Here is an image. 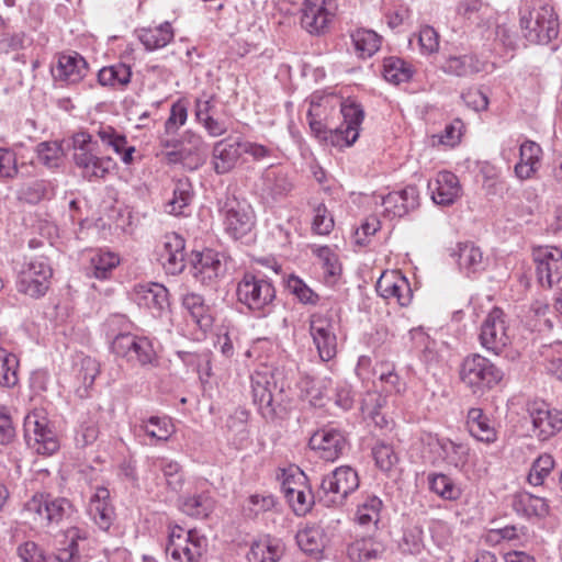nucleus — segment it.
Listing matches in <instances>:
<instances>
[{
  "label": "nucleus",
  "instance_id": "obj_45",
  "mask_svg": "<svg viewBox=\"0 0 562 562\" xmlns=\"http://www.w3.org/2000/svg\"><path fill=\"white\" fill-rule=\"evenodd\" d=\"M383 503L376 496H368L357 507L355 521L363 528H376Z\"/></svg>",
  "mask_w": 562,
  "mask_h": 562
},
{
  "label": "nucleus",
  "instance_id": "obj_44",
  "mask_svg": "<svg viewBox=\"0 0 562 562\" xmlns=\"http://www.w3.org/2000/svg\"><path fill=\"white\" fill-rule=\"evenodd\" d=\"M458 265L467 276L482 271L484 260L481 249L472 243L459 244Z\"/></svg>",
  "mask_w": 562,
  "mask_h": 562
},
{
  "label": "nucleus",
  "instance_id": "obj_57",
  "mask_svg": "<svg viewBox=\"0 0 562 562\" xmlns=\"http://www.w3.org/2000/svg\"><path fill=\"white\" fill-rule=\"evenodd\" d=\"M214 108H198L196 117L211 136H221L229 127V120L217 116L212 112Z\"/></svg>",
  "mask_w": 562,
  "mask_h": 562
},
{
  "label": "nucleus",
  "instance_id": "obj_12",
  "mask_svg": "<svg viewBox=\"0 0 562 562\" xmlns=\"http://www.w3.org/2000/svg\"><path fill=\"white\" fill-rule=\"evenodd\" d=\"M513 337L509 319L501 308L494 307L481 325L479 338L482 347L498 355L510 345Z\"/></svg>",
  "mask_w": 562,
  "mask_h": 562
},
{
  "label": "nucleus",
  "instance_id": "obj_62",
  "mask_svg": "<svg viewBox=\"0 0 562 562\" xmlns=\"http://www.w3.org/2000/svg\"><path fill=\"white\" fill-rule=\"evenodd\" d=\"M288 289L303 304L314 305L318 302V294L296 276L288 279Z\"/></svg>",
  "mask_w": 562,
  "mask_h": 562
},
{
  "label": "nucleus",
  "instance_id": "obj_30",
  "mask_svg": "<svg viewBox=\"0 0 562 562\" xmlns=\"http://www.w3.org/2000/svg\"><path fill=\"white\" fill-rule=\"evenodd\" d=\"M87 70V61L78 53L60 54L57 65L52 69V75L56 81L70 85L79 82Z\"/></svg>",
  "mask_w": 562,
  "mask_h": 562
},
{
  "label": "nucleus",
  "instance_id": "obj_64",
  "mask_svg": "<svg viewBox=\"0 0 562 562\" xmlns=\"http://www.w3.org/2000/svg\"><path fill=\"white\" fill-rule=\"evenodd\" d=\"M276 506V498L272 494H254L244 507L248 516H258L262 513L273 509Z\"/></svg>",
  "mask_w": 562,
  "mask_h": 562
},
{
  "label": "nucleus",
  "instance_id": "obj_23",
  "mask_svg": "<svg viewBox=\"0 0 562 562\" xmlns=\"http://www.w3.org/2000/svg\"><path fill=\"white\" fill-rule=\"evenodd\" d=\"M535 431L540 440H547L562 429V415L544 402H535L529 408Z\"/></svg>",
  "mask_w": 562,
  "mask_h": 562
},
{
  "label": "nucleus",
  "instance_id": "obj_39",
  "mask_svg": "<svg viewBox=\"0 0 562 562\" xmlns=\"http://www.w3.org/2000/svg\"><path fill=\"white\" fill-rule=\"evenodd\" d=\"M513 509L526 517H546L549 514V505L542 497L522 492L514 496Z\"/></svg>",
  "mask_w": 562,
  "mask_h": 562
},
{
  "label": "nucleus",
  "instance_id": "obj_14",
  "mask_svg": "<svg viewBox=\"0 0 562 562\" xmlns=\"http://www.w3.org/2000/svg\"><path fill=\"white\" fill-rule=\"evenodd\" d=\"M532 260L539 284L552 289L562 280V249L553 246L532 248Z\"/></svg>",
  "mask_w": 562,
  "mask_h": 562
},
{
  "label": "nucleus",
  "instance_id": "obj_35",
  "mask_svg": "<svg viewBox=\"0 0 562 562\" xmlns=\"http://www.w3.org/2000/svg\"><path fill=\"white\" fill-rule=\"evenodd\" d=\"M282 492L293 512L299 516L305 515L314 503L312 491L303 483L295 482L291 477L283 481Z\"/></svg>",
  "mask_w": 562,
  "mask_h": 562
},
{
  "label": "nucleus",
  "instance_id": "obj_55",
  "mask_svg": "<svg viewBox=\"0 0 562 562\" xmlns=\"http://www.w3.org/2000/svg\"><path fill=\"white\" fill-rule=\"evenodd\" d=\"M312 254L317 258L326 277H336L340 273L341 267L337 254L329 246L310 245Z\"/></svg>",
  "mask_w": 562,
  "mask_h": 562
},
{
  "label": "nucleus",
  "instance_id": "obj_40",
  "mask_svg": "<svg viewBox=\"0 0 562 562\" xmlns=\"http://www.w3.org/2000/svg\"><path fill=\"white\" fill-rule=\"evenodd\" d=\"M119 263L120 258L117 254L99 249L90 257L88 274L99 280H105L110 278Z\"/></svg>",
  "mask_w": 562,
  "mask_h": 562
},
{
  "label": "nucleus",
  "instance_id": "obj_10",
  "mask_svg": "<svg viewBox=\"0 0 562 562\" xmlns=\"http://www.w3.org/2000/svg\"><path fill=\"white\" fill-rule=\"evenodd\" d=\"M111 349L115 356L133 366L156 367L158 364L153 341L145 336L120 333L113 338Z\"/></svg>",
  "mask_w": 562,
  "mask_h": 562
},
{
  "label": "nucleus",
  "instance_id": "obj_4",
  "mask_svg": "<svg viewBox=\"0 0 562 562\" xmlns=\"http://www.w3.org/2000/svg\"><path fill=\"white\" fill-rule=\"evenodd\" d=\"M74 513L75 507L69 499L43 493L35 494L23 507L24 516L40 526L59 525Z\"/></svg>",
  "mask_w": 562,
  "mask_h": 562
},
{
  "label": "nucleus",
  "instance_id": "obj_58",
  "mask_svg": "<svg viewBox=\"0 0 562 562\" xmlns=\"http://www.w3.org/2000/svg\"><path fill=\"white\" fill-rule=\"evenodd\" d=\"M540 353L547 372L562 380V342L543 346Z\"/></svg>",
  "mask_w": 562,
  "mask_h": 562
},
{
  "label": "nucleus",
  "instance_id": "obj_52",
  "mask_svg": "<svg viewBox=\"0 0 562 562\" xmlns=\"http://www.w3.org/2000/svg\"><path fill=\"white\" fill-rule=\"evenodd\" d=\"M412 68L405 60L398 57H387L383 60L382 75L391 83L400 85L412 77Z\"/></svg>",
  "mask_w": 562,
  "mask_h": 562
},
{
  "label": "nucleus",
  "instance_id": "obj_43",
  "mask_svg": "<svg viewBox=\"0 0 562 562\" xmlns=\"http://www.w3.org/2000/svg\"><path fill=\"white\" fill-rule=\"evenodd\" d=\"M150 467L159 469L165 477L167 486L173 491L179 492L184 484V476L180 464L177 461L157 457L149 460Z\"/></svg>",
  "mask_w": 562,
  "mask_h": 562
},
{
  "label": "nucleus",
  "instance_id": "obj_38",
  "mask_svg": "<svg viewBox=\"0 0 562 562\" xmlns=\"http://www.w3.org/2000/svg\"><path fill=\"white\" fill-rule=\"evenodd\" d=\"M178 358L182 363L196 372L202 383L207 382L212 375V352L209 349L191 352L179 350L177 351Z\"/></svg>",
  "mask_w": 562,
  "mask_h": 562
},
{
  "label": "nucleus",
  "instance_id": "obj_25",
  "mask_svg": "<svg viewBox=\"0 0 562 562\" xmlns=\"http://www.w3.org/2000/svg\"><path fill=\"white\" fill-rule=\"evenodd\" d=\"M87 513L103 531H108L115 520V509L106 487L98 486L89 498Z\"/></svg>",
  "mask_w": 562,
  "mask_h": 562
},
{
  "label": "nucleus",
  "instance_id": "obj_6",
  "mask_svg": "<svg viewBox=\"0 0 562 562\" xmlns=\"http://www.w3.org/2000/svg\"><path fill=\"white\" fill-rule=\"evenodd\" d=\"M520 26L528 42L549 44L559 35V22L549 4L520 10Z\"/></svg>",
  "mask_w": 562,
  "mask_h": 562
},
{
  "label": "nucleus",
  "instance_id": "obj_9",
  "mask_svg": "<svg viewBox=\"0 0 562 562\" xmlns=\"http://www.w3.org/2000/svg\"><path fill=\"white\" fill-rule=\"evenodd\" d=\"M358 487L357 471L349 465H341L323 477L318 492L319 498L328 507L341 506Z\"/></svg>",
  "mask_w": 562,
  "mask_h": 562
},
{
  "label": "nucleus",
  "instance_id": "obj_33",
  "mask_svg": "<svg viewBox=\"0 0 562 562\" xmlns=\"http://www.w3.org/2000/svg\"><path fill=\"white\" fill-rule=\"evenodd\" d=\"M240 142L222 139L213 147L212 164L217 175L229 172L241 156Z\"/></svg>",
  "mask_w": 562,
  "mask_h": 562
},
{
  "label": "nucleus",
  "instance_id": "obj_1",
  "mask_svg": "<svg viewBox=\"0 0 562 562\" xmlns=\"http://www.w3.org/2000/svg\"><path fill=\"white\" fill-rule=\"evenodd\" d=\"M344 122L336 128H330L322 120L316 119L314 108L307 111V121L312 134L323 144L338 148L351 146L359 136V126L364 113L361 108H340Z\"/></svg>",
  "mask_w": 562,
  "mask_h": 562
},
{
  "label": "nucleus",
  "instance_id": "obj_61",
  "mask_svg": "<svg viewBox=\"0 0 562 562\" xmlns=\"http://www.w3.org/2000/svg\"><path fill=\"white\" fill-rule=\"evenodd\" d=\"M423 528L414 525L404 530L403 538L400 542V549L404 553L418 554L424 548Z\"/></svg>",
  "mask_w": 562,
  "mask_h": 562
},
{
  "label": "nucleus",
  "instance_id": "obj_41",
  "mask_svg": "<svg viewBox=\"0 0 562 562\" xmlns=\"http://www.w3.org/2000/svg\"><path fill=\"white\" fill-rule=\"evenodd\" d=\"M374 372L385 393L402 395L406 391V383L397 374L394 363L379 362L375 364Z\"/></svg>",
  "mask_w": 562,
  "mask_h": 562
},
{
  "label": "nucleus",
  "instance_id": "obj_3",
  "mask_svg": "<svg viewBox=\"0 0 562 562\" xmlns=\"http://www.w3.org/2000/svg\"><path fill=\"white\" fill-rule=\"evenodd\" d=\"M218 215L224 232L233 239L247 236L256 225V214L245 199L225 194L217 202Z\"/></svg>",
  "mask_w": 562,
  "mask_h": 562
},
{
  "label": "nucleus",
  "instance_id": "obj_2",
  "mask_svg": "<svg viewBox=\"0 0 562 562\" xmlns=\"http://www.w3.org/2000/svg\"><path fill=\"white\" fill-rule=\"evenodd\" d=\"M237 301L256 317H266L274 308L276 288L265 276L246 272L236 286Z\"/></svg>",
  "mask_w": 562,
  "mask_h": 562
},
{
  "label": "nucleus",
  "instance_id": "obj_22",
  "mask_svg": "<svg viewBox=\"0 0 562 562\" xmlns=\"http://www.w3.org/2000/svg\"><path fill=\"white\" fill-rule=\"evenodd\" d=\"M383 214L390 218L402 217L419 205V192L415 186L390 192L381 198Z\"/></svg>",
  "mask_w": 562,
  "mask_h": 562
},
{
  "label": "nucleus",
  "instance_id": "obj_49",
  "mask_svg": "<svg viewBox=\"0 0 562 562\" xmlns=\"http://www.w3.org/2000/svg\"><path fill=\"white\" fill-rule=\"evenodd\" d=\"M385 546L373 538H363L355 541L348 548V554L359 561H370L383 555Z\"/></svg>",
  "mask_w": 562,
  "mask_h": 562
},
{
  "label": "nucleus",
  "instance_id": "obj_48",
  "mask_svg": "<svg viewBox=\"0 0 562 562\" xmlns=\"http://www.w3.org/2000/svg\"><path fill=\"white\" fill-rule=\"evenodd\" d=\"M263 190L277 200L292 190V183L282 170L270 168L263 175Z\"/></svg>",
  "mask_w": 562,
  "mask_h": 562
},
{
  "label": "nucleus",
  "instance_id": "obj_19",
  "mask_svg": "<svg viewBox=\"0 0 562 562\" xmlns=\"http://www.w3.org/2000/svg\"><path fill=\"white\" fill-rule=\"evenodd\" d=\"M376 292L385 300H393L401 306L412 302L413 292L408 280L396 270L383 272L376 282Z\"/></svg>",
  "mask_w": 562,
  "mask_h": 562
},
{
  "label": "nucleus",
  "instance_id": "obj_42",
  "mask_svg": "<svg viewBox=\"0 0 562 562\" xmlns=\"http://www.w3.org/2000/svg\"><path fill=\"white\" fill-rule=\"evenodd\" d=\"M138 38L148 50L162 48L173 38V30L169 22L156 27L140 29Z\"/></svg>",
  "mask_w": 562,
  "mask_h": 562
},
{
  "label": "nucleus",
  "instance_id": "obj_54",
  "mask_svg": "<svg viewBox=\"0 0 562 562\" xmlns=\"http://www.w3.org/2000/svg\"><path fill=\"white\" fill-rule=\"evenodd\" d=\"M214 502L206 494L183 497L180 501V509L192 517L206 518L213 510Z\"/></svg>",
  "mask_w": 562,
  "mask_h": 562
},
{
  "label": "nucleus",
  "instance_id": "obj_7",
  "mask_svg": "<svg viewBox=\"0 0 562 562\" xmlns=\"http://www.w3.org/2000/svg\"><path fill=\"white\" fill-rule=\"evenodd\" d=\"M53 269L45 256L25 258L18 270L16 289L33 299L46 294L50 285Z\"/></svg>",
  "mask_w": 562,
  "mask_h": 562
},
{
  "label": "nucleus",
  "instance_id": "obj_47",
  "mask_svg": "<svg viewBox=\"0 0 562 562\" xmlns=\"http://www.w3.org/2000/svg\"><path fill=\"white\" fill-rule=\"evenodd\" d=\"M427 481L429 490L445 501H457L462 494L460 486L447 474L429 473Z\"/></svg>",
  "mask_w": 562,
  "mask_h": 562
},
{
  "label": "nucleus",
  "instance_id": "obj_5",
  "mask_svg": "<svg viewBox=\"0 0 562 562\" xmlns=\"http://www.w3.org/2000/svg\"><path fill=\"white\" fill-rule=\"evenodd\" d=\"M207 550V539L195 529L169 528L166 554L169 562H201Z\"/></svg>",
  "mask_w": 562,
  "mask_h": 562
},
{
  "label": "nucleus",
  "instance_id": "obj_51",
  "mask_svg": "<svg viewBox=\"0 0 562 562\" xmlns=\"http://www.w3.org/2000/svg\"><path fill=\"white\" fill-rule=\"evenodd\" d=\"M357 54L362 57H371L381 45V37L372 30L359 29L351 34Z\"/></svg>",
  "mask_w": 562,
  "mask_h": 562
},
{
  "label": "nucleus",
  "instance_id": "obj_53",
  "mask_svg": "<svg viewBox=\"0 0 562 562\" xmlns=\"http://www.w3.org/2000/svg\"><path fill=\"white\" fill-rule=\"evenodd\" d=\"M555 467L553 457L549 453L538 456L531 463L527 482L532 486H541Z\"/></svg>",
  "mask_w": 562,
  "mask_h": 562
},
{
  "label": "nucleus",
  "instance_id": "obj_26",
  "mask_svg": "<svg viewBox=\"0 0 562 562\" xmlns=\"http://www.w3.org/2000/svg\"><path fill=\"white\" fill-rule=\"evenodd\" d=\"M135 437L142 443H156L167 441L175 431L171 419L167 416H150L140 419L139 424L133 427Z\"/></svg>",
  "mask_w": 562,
  "mask_h": 562
},
{
  "label": "nucleus",
  "instance_id": "obj_46",
  "mask_svg": "<svg viewBox=\"0 0 562 562\" xmlns=\"http://www.w3.org/2000/svg\"><path fill=\"white\" fill-rule=\"evenodd\" d=\"M296 542L305 553L318 557L322 554L326 546V538L324 531L319 527L312 526L297 532Z\"/></svg>",
  "mask_w": 562,
  "mask_h": 562
},
{
  "label": "nucleus",
  "instance_id": "obj_50",
  "mask_svg": "<svg viewBox=\"0 0 562 562\" xmlns=\"http://www.w3.org/2000/svg\"><path fill=\"white\" fill-rule=\"evenodd\" d=\"M193 199V189L188 178L178 179L173 187V196L168 203L167 212L175 215L183 214L184 209Z\"/></svg>",
  "mask_w": 562,
  "mask_h": 562
},
{
  "label": "nucleus",
  "instance_id": "obj_31",
  "mask_svg": "<svg viewBox=\"0 0 562 562\" xmlns=\"http://www.w3.org/2000/svg\"><path fill=\"white\" fill-rule=\"evenodd\" d=\"M542 148L532 140H525L519 147V161L514 171L518 179L528 180L535 177L541 167Z\"/></svg>",
  "mask_w": 562,
  "mask_h": 562
},
{
  "label": "nucleus",
  "instance_id": "obj_24",
  "mask_svg": "<svg viewBox=\"0 0 562 562\" xmlns=\"http://www.w3.org/2000/svg\"><path fill=\"white\" fill-rule=\"evenodd\" d=\"M133 300L155 317L159 316L169 305L168 290L159 283L136 285L133 291Z\"/></svg>",
  "mask_w": 562,
  "mask_h": 562
},
{
  "label": "nucleus",
  "instance_id": "obj_21",
  "mask_svg": "<svg viewBox=\"0 0 562 562\" xmlns=\"http://www.w3.org/2000/svg\"><path fill=\"white\" fill-rule=\"evenodd\" d=\"M192 270L198 282L203 285H213L224 276L226 269L218 252L205 249L195 255Z\"/></svg>",
  "mask_w": 562,
  "mask_h": 562
},
{
  "label": "nucleus",
  "instance_id": "obj_27",
  "mask_svg": "<svg viewBox=\"0 0 562 562\" xmlns=\"http://www.w3.org/2000/svg\"><path fill=\"white\" fill-rule=\"evenodd\" d=\"M432 201L438 205L453 204L462 193L459 178L450 171H440L428 182Z\"/></svg>",
  "mask_w": 562,
  "mask_h": 562
},
{
  "label": "nucleus",
  "instance_id": "obj_17",
  "mask_svg": "<svg viewBox=\"0 0 562 562\" xmlns=\"http://www.w3.org/2000/svg\"><path fill=\"white\" fill-rule=\"evenodd\" d=\"M184 247V239L176 233L166 234L157 244V260L160 262L166 273L176 276L183 271L186 267Z\"/></svg>",
  "mask_w": 562,
  "mask_h": 562
},
{
  "label": "nucleus",
  "instance_id": "obj_63",
  "mask_svg": "<svg viewBox=\"0 0 562 562\" xmlns=\"http://www.w3.org/2000/svg\"><path fill=\"white\" fill-rule=\"evenodd\" d=\"M376 465L382 471H390L398 462L397 453L391 445L379 442L372 449Z\"/></svg>",
  "mask_w": 562,
  "mask_h": 562
},
{
  "label": "nucleus",
  "instance_id": "obj_32",
  "mask_svg": "<svg viewBox=\"0 0 562 562\" xmlns=\"http://www.w3.org/2000/svg\"><path fill=\"white\" fill-rule=\"evenodd\" d=\"M283 554L284 546L280 539L263 536L251 542L246 559L248 562H279Z\"/></svg>",
  "mask_w": 562,
  "mask_h": 562
},
{
  "label": "nucleus",
  "instance_id": "obj_18",
  "mask_svg": "<svg viewBox=\"0 0 562 562\" xmlns=\"http://www.w3.org/2000/svg\"><path fill=\"white\" fill-rule=\"evenodd\" d=\"M345 435L335 428H322L315 431L308 441V446L317 456L327 462L336 461L347 448Z\"/></svg>",
  "mask_w": 562,
  "mask_h": 562
},
{
  "label": "nucleus",
  "instance_id": "obj_37",
  "mask_svg": "<svg viewBox=\"0 0 562 562\" xmlns=\"http://www.w3.org/2000/svg\"><path fill=\"white\" fill-rule=\"evenodd\" d=\"M182 305L201 330L206 331L212 327L213 317L210 307L200 294L187 293L182 297Z\"/></svg>",
  "mask_w": 562,
  "mask_h": 562
},
{
  "label": "nucleus",
  "instance_id": "obj_34",
  "mask_svg": "<svg viewBox=\"0 0 562 562\" xmlns=\"http://www.w3.org/2000/svg\"><path fill=\"white\" fill-rule=\"evenodd\" d=\"M467 427L470 435L479 441L492 443L497 439L494 423L482 408L472 407L467 415Z\"/></svg>",
  "mask_w": 562,
  "mask_h": 562
},
{
  "label": "nucleus",
  "instance_id": "obj_13",
  "mask_svg": "<svg viewBox=\"0 0 562 562\" xmlns=\"http://www.w3.org/2000/svg\"><path fill=\"white\" fill-rule=\"evenodd\" d=\"M23 427L27 443L37 453L50 456L59 449V441L42 412L34 411L27 414Z\"/></svg>",
  "mask_w": 562,
  "mask_h": 562
},
{
  "label": "nucleus",
  "instance_id": "obj_8",
  "mask_svg": "<svg viewBox=\"0 0 562 562\" xmlns=\"http://www.w3.org/2000/svg\"><path fill=\"white\" fill-rule=\"evenodd\" d=\"M459 375L474 394L494 387L503 379V372L490 359L477 353L463 359Z\"/></svg>",
  "mask_w": 562,
  "mask_h": 562
},
{
  "label": "nucleus",
  "instance_id": "obj_60",
  "mask_svg": "<svg viewBox=\"0 0 562 562\" xmlns=\"http://www.w3.org/2000/svg\"><path fill=\"white\" fill-rule=\"evenodd\" d=\"M335 226L333 214L325 204L319 203L313 209L312 232L316 235H328Z\"/></svg>",
  "mask_w": 562,
  "mask_h": 562
},
{
  "label": "nucleus",
  "instance_id": "obj_36",
  "mask_svg": "<svg viewBox=\"0 0 562 562\" xmlns=\"http://www.w3.org/2000/svg\"><path fill=\"white\" fill-rule=\"evenodd\" d=\"M72 373L76 379L78 395L86 397L100 373V364L91 357L78 356L72 366Z\"/></svg>",
  "mask_w": 562,
  "mask_h": 562
},
{
  "label": "nucleus",
  "instance_id": "obj_56",
  "mask_svg": "<svg viewBox=\"0 0 562 562\" xmlns=\"http://www.w3.org/2000/svg\"><path fill=\"white\" fill-rule=\"evenodd\" d=\"M19 360L15 355L0 347V386L13 387L16 385Z\"/></svg>",
  "mask_w": 562,
  "mask_h": 562
},
{
  "label": "nucleus",
  "instance_id": "obj_16",
  "mask_svg": "<svg viewBox=\"0 0 562 562\" xmlns=\"http://www.w3.org/2000/svg\"><path fill=\"white\" fill-rule=\"evenodd\" d=\"M335 0H305L301 24L311 34H324L335 15Z\"/></svg>",
  "mask_w": 562,
  "mask_h": 562
},
{
  "label": "nucleus",
  "instance_id": "obj_20",
  "mask_svg": "<svg viewBox=\"0 0 562 562\" xmlns=\"http://www.w3.org/2000/svg\"><path fill=\"white\" fill-rule=\"evenodd\" d=\"M277 389L273 375L268 369L257 370L251 375V390L254 402L258 405L265 417L276 414L274 394Z\"/></svg>",
  "mask_w": 562,
  "mask_h": 562
},
{
  "label": "nucleus",
  "instance_id": "obj_59",
  "mask_svg": "<svg viewBox=\"0 0 562 562\" xmlns=\"http://www.w3.org/2000/svg\"><path fill=\"white\" fill-rule=\"evenodd\" d=\"M38 161L47 168H57L63 159L64 150L58 142H42L36 147Z\"/></svg>",
  "mask_w": 562,
  "mask_h": 562
},
{
  "label": "nucleus",
  "instance_id": "obj_28",
  "mask_svg": "<svg viewBox=\"0 0 562 562\" xmlns=\"http://www.w3.org/2000/svg\"><path fill=\"white\" fill-rule=\"evenodd\" d=\"M457 14L468 27L484 32L490 29L493 9L482 0H462L457 5Z\"/></svg>",
  "mask_w": 562,
  "mask_h": 562
},
{
  "label": "nucleus",
  "instance_id": "obj_15",
  "mask_svg": "<svg viewBox=\"0 0 562 562\" xmlns=\"http://www.w3.org/2000/svg\"><path fill=\"white\" fill-rule=\"evenodd\" d=\"M310 333L323 361L331 360L337 353L336 323L328 313L312 314Z\"/></svg>",
  "mask_w": 562,
  "mask_h": 562
},
{
  "label": "nucleus",
  "instance_id": "obj_11",
  "mask_svg": "<svg viewBox=\"0 0 562 562\" xmlns=\"http://www.w3.org/2000/svg\"><path fill=\"white\" fill-rule=\"evenodd\" d=\"M425 453L434 465L446 464L461 470L469 462L470 448L447 437L428 436Z\"/></svg>",
  "mask_w": 562,
  "mask_h": 562
},
{
  "label": "nucleus",
  "instance_id": "obj_29",
  "mask_svg": "<svg viewBox=\"0 0 562 562\" xmlns=\"http://www.w3.org/2000/svg\"><path fill=\"white\" fill-rule=\"evenodd\" d=\"M72 158L81 176L89 181L104 179L116 166L111 157H99L92 151L74 153Z\"/></svg>",
  "mask_w": 562,
  "mask_h": 562
}]
</instances>
